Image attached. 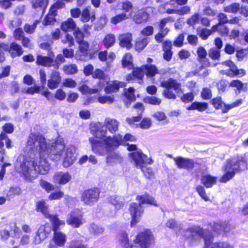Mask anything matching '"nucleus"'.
<instances>
[{
    "label": "nucleus",
    "mask_w": 248,
    "mask_h": 248,
    "mask_svg": "<svg viewBox=\"0 0 248 248\" xmlns=\"http://www.w3.org/2000/svg\"><path fill=\"white\" fill-rule=\"evenodd\" d=\"M27 144V150L31 153L29 157H18L15 169L30 181L36 178L38 174H46L48 172L49 165L47 157L57 161L64 156L63 166L65 168L70 166L76 160L75 148L71 146L64 150V140L62 138L59 137L54 142L47 141L41 135L31 133Z\"/></svg>",
    "instance_id": "nucleus-1"
},
{
    "label": "nucleus",
    "mask_w": 248,
    "mask_h": 248,
    "mask_svg": "<svg viewBox=\"0 0 248 248\" xmlns=\"http://www.w3.org/2000/svg\"><path fill=\"white\" fill-rule=\"evenodd\" d=\"M119 123L109 118L105 120L104 125L98 128L94 132L96 139L90 140L92 150L96 154L104 155L117 147L123 140L120 134L114 135L118 130Z\"/></svg>",
    "instance_id": "nucleus-2"
},
{
    "label": "nucleus",
    "mask_w": 248,
    "mask_h": 248,
    "mask_svg": "<svg viewBox=\"0 0 248 248\" xmlns=\"http://www.w3.org/2000/svg\"><path fill=\"white\" fill-rule=\"evenodd\" d=\"M183 236L191 245H197L204 240L203 248H233L232 246L226 242H213V234L209 231L204 230L198 226H193L187 228L183 232Z\"/></svg>",
    "instance_id": "nucleus-3"
},
{
    "label": "nucleus",
    "mask_w": 248,
    "mask_h": 248,
    "mask_svg": "<svg viewBox=\"0 0 248 248\" xmlns=\"http://www.w3.org/2000/svg\"><path fill=\"white\" fill-rule=\"evenodd\" d=\"M247 166V160L242 156L228 160L224 169L226 172L220 179L219 182L223 183L227 182L234 177L236 172L246 169Z\"/></svg>",
    "instance_id": "nucleus-4"
},
{
    "label": "nucleus",
    "mask_w": 248,
    "mask_h": 248,
    "mask_svg": "<svg viewBox=\"0 0 248 248\" xmlns=\"http://www.w3.org/2000/svg\"><path fill=\"white\" fill-rule=\"evenodd\" d=\"M137 200L139 201V203L135 202L132 203L129 207V212L132 217L131 225L133 226L139 221V218L143 212L142 205L145 203H148L157 206L155 199L148 195L138 196L137 197Z\"/></svg>",
    "instance_id": "nucleus-5"
},
{
    "label": "nucleus",
    "mask_w": 248,
    "mask_h": 248,
    "mask_svg": "<svg viewBox=\"0 0 248 248\" xmlns=\"http://www.w3.org/2000/svg\"><path fill=\"white\" fill-rule=\"evenodd\" d=\"M160 86L165 88L162 91V95L167 99L174 100L176 98V95L171 89H173L177 94H182L183 93L181 83L172 78L162 80L160 83Z\"/></svg>",
    "instance_id": "nucleus-6"
},
{
    "label": "nucleus",
    "mask_w": 248,
    "mask_h": 248,
    "mask_svg": "<svg viewBox=\"0 0 248 248\" xmlns=\"http://www.w3.org/2000/svg\"><path fill=\"white\" fill-rule=\"evenodd\" d=\"M51 221L53 224V229L54 232L53 241L56 246L63 247L66 241V237L64 233L58 232L61 226H64V221L60 220L57 216H51Z\"/></svg>",
    "instance_id": "nucleus-7"
},
{
    "label": "nucleus",
    "mask_w": 248,
    "mask_h": 248,
    "mask_svg": "<svg viewBox=\"0 0 248 248\" xmlns=\"http://www.w3.org/2000/svg\"><path fill=\"white\" fill-rule=\"evenodd\" d=\"M51 230V226L49 224L41 225L33 237L32 244L37 245L42 243L48 237Z\"/></svg>",
    "instance_id": "nucleus-8"
},
{
    "label": "nucleus",
    "mask_w": 248,
    "mask_h": 248,
    "mask_svg": "<svg viewBox=\"0 0 248 248\" xmlns=\"http://www.w3.org/2000/svg\"><path fill=\"white\" fill-rule=\"evenodd\" d=\"M6 228L0 230V237L2 241L7 240L9 238L10 236L9 231L13 232L12 237H19L21 231L19 228L17 226L16 222H10L8 223Z\"/></svg>",
    "instance_id": "nucleus-9"
},
{
    "label": "nucleus",
    "mask_w": 248,
    "mask_h": 248,
    "mask_svg": "<svg viewBox=\"0 0 248 248\" xmlns=\"http://www.w3.org/2000/svg\"><path fill=\"white\" fill-rule=\"evenodd\" d=\"M129 156L134 161L136 167L139 168L144 167L145 164H152L153 160L148 157L141 151H138L129 154Z\"/></svg>",
    "instance_id": "nucleus-10"
},
{
    "label": "nucleus",
    "mask_w": 248,
    "mask_h": 248,
    "mask_svg": "<svg viewBox=\"0 0 248 248\" xmlns=\"http://www.w3.org/2000/svg\"><path fill=\"white\" fill-rule=\"evenodd\" d=\"M100 190L97 188L85 190L82 194L81 199L87 205H93L98 200Z\"/></svg>",
    "instance_id": "nucleus-11"
},
{
    "label": "nucleus",
    "mask_w": 248,
    "mask_h": 248,
    "mask_svg": "<svg viewBox=\"0 0 248 248\" xmlns=\"http://www.w3.org/2000/svg\"><path fill=\"white\" fill-rule=\"evenodd\" d=\"M135 240L147 248H150L154 243L153 235L152 232L148 230L140 232Z\"/></svg>",
    "instance_id": "nucleus-12"
},
{
    "label": "nucleus",
    "mask_w": 248,
    "mask_h": 248,
    "mask_svg": "<svg viewBox=\"0 0 248 248\" xmlns=\"http://www.w3.org/2000/svg\"><path fill=\"white\" fill-rule=\"evenodd\" d=\"M172 21H173V19L170 16L163 18L159 21L158 23L159 31L155 37V39L157 42H161L163 38L166 36L170 31L167 27H166V24L169 22Z\"/></svg>",
    "instance_id": "nucleus-13"
},
{
    "label": "nucleus",
    "mask_w": 248,
    "mask_h": 248,
    "mask_svg": "<svg viewBox=\"0 0 248 248\" xmlns=\"http://www.w3.org/2000/svg\"><path fill=\"white\" fill-rule=\"evenodd\" d=\"M212 105L216 108V109H219L222 108L224 105V108H222V112L226 113L230 109L240 106L242 103V99H240L230 105H226L223 103L221 100V97H217L214 98L211 101Z\"/></svg>",
    "instance_id": "nucleus-14"
},
{
    "label": "nucleus",
    "mask_w": 248,
    "mask_h": 248,
    "mask_svg": "<svg viewBox=\"0 0 248 248\" xmlns=\"http://www.w3.org/2000/svg\"><path fill=\"white\" fill-rule=\"evenodd\" d=\"M78 60L87 61L93 58V53L91 52L87 42H78Z\"/></svg>",
    "instance_id": "nucleus-15"
},
{
    "label": "nucleus",
    "mask_w": 248,
    "mask_h": 248,
    "mask_svg": "<svg viewBox=\"0 0 248 248\" xmlns=\"http://www.w3.org/2000/svg\"><path fill=\"white\" fill-rule=\"evenodd\" d=\"M175 165L179 169L192 170L194 168L195 162L193 160L182 157H174Z\"/></svg>",
    "instance_id": "nucleus-16"
},
{
    "label": "nucleus",
    "mask_w": 248,
    "mask_h": 248,
    "mask_svg": "<svg viewBox=\"0 0 248 248\" xmlns=\"http://www.w3.org/2000/svg\"><path fill=\"white\" fill-rule=\"evenodd\" d=\"M8 50L12 58H15L22 55L23 49L22 46L16 42L10 43L9 46L6 45V49Z\"/></svg>",
    "instance_id": "nucleus-17"
},
{
    "label": "nucleus",
    "mask_w": 248,
    "mask_h": 248,
    "mask_svg": "<svg viewBox=\"0 0 248 248\" xmlns=\"http://www.w3.org/2000/svg\"><path fill=\"white\" fill-rule=\"evenodd\" d=\"M71 179V176L67 172H58L53 176V182L60 185H65Z\"/></svg>",
    "instance_id": "nucleus-18"
},
{
    "label": "nucleus",
    "mask_w": 248,
    "mask_h": 248,
    "mask_svg": "<svg viewBox=\"0 0 248 248\" xmlns=\"http://www.w3.org/2000/svg\"><path fill=\"white\" fill-rule=\"evenodd\" d=\"M61 81L59 72L54 71L52 72L50 78L47 81V86L50 89L57 88Z\"/></svg>",
    "instance_id": "nucleus-19"
},
{
    "label": "nucleus",
    "mask_w": 248,
    "mask_h": 248,
    "mask_svg": "<svg viewBox=\"0 0 248 248\" xmlns=\"http://www.w3.org/2000/svg\"><path fill=\"white\" fill-rule=\"evenodd\" d=\"M151 11H152V8L148 7L145 9V11L139 12L134 16L133 20L138 24L146 22L150 17L149 12Z\"/></svg>",
    "instance_id": "nucleus-20"
},
{
    "label": "nucleus",
    "mask_w": 248,
    "mask_h": 248,
    "mask_svg": "<svg viewBox=\"0 0 248 248\" xmlns=\"http://www.w3.org/2000/svg\"><path fill=\"white\" fill-rule=\"evenodd\" d=\"M47 5V0H32V7L42 16Z\"/></svg>",
    "instance_id": "nucleus-21"
},
{
    "label": "nucleus",
    "mask_w": 248,
    "mask_h": 248,
    "mask_svg": "<svg viewBox=\"0 0 248 248\" xmlns=\"http://www.w3.org/2000/svg\"><path fill=\"white\" fill-rule=\"evenodd\" d=\"M125 86V83L117 80L113 81L109 83L105 88L106 93H110L117 92L119 88Z\"/></svg>",
    "instance_id": "nucleus-22"
},
{
    "label": "nucleus",
    "mask_w": 248,
    "mask_h": 248,
    "mask_svg": "<svg viewBox=\"0 0 248 248\" xmlns=\"http://www.w3.org/2000/svg\"><path fill=\"white\" fill-rule=\"evenodd\" d=\"M95 19V12L93 10L91 9L90 7L87 8L82 11L80 18L82 22H86L90 20L93 22Z\"/></svg>",
    "instance_id": "nucleus-23"
},
{
    "label": "nucleus",
    "mask_w": 248,
    "mask_h": 248,
    "mask_svg": "<svg viewBox=\"0 0 248 248\" xmlns=\"http://www.w3.org/2000/svg\"><path fill=\"white\" fill-rule=\"evenodd\" d=\"M122 157L115 152L108 153L106 157V162L108 165L120 163L122 161Z\"/></svg>",
    "instance_id": "nucleus-24"
},
{
    "label": "nucleus",
    "mask_w": 248,
    "mask_h": 248,
    "mask_svg": "<svg viewBox=\"0 0 248 248\" xmlns=\"http://www.w3.org/2000/svg\"><path fill=\"white\" fill-rule=\"evenodd\" d=\"M120 44L122 47L129 49L132 47V34L130 33L123 34L119 36Z\"/></svg>",
    "instance_id": "nucleus-25"
},
{
    "label": "nucleus",
    "mask_w": 248,
    "mask_h": 248,
    "mask_svg": "<svg viewBox=\"0 0 248 248\" xmlns=\"http://www.w3.org/2000/svg\"><path fill=\"white\" fill-rule=\"evenodd\" d=\"M217 177L206 174L202 176V183L207 188H210L217 183Z\"/></svg>",
    "instance_id": "nucleus-26"
},
{
    "label": "nucleus",
    "mask_w": 248,
    "mask_h": 248,
    "mask_svg": "<svg viewBox=\"0 0 248 248\" xmlns=\"http://www.w3.org/2000/svg\"><path fill=\"white\" fill-rule=\"evenodd\" d=\"M37 63L38 65H41L44 66H53V59L46 57L38 55L37 58Z\"/></svg>",
    "instance_id": "nucleus-27"
},
{
    "label": "nucleus",
    "mask_w": 248,
    "mask_h": 248,
    "mask_svg": "<svg viewBox=\"0 0 248 248\" xmlns=\"http://www.w3.org/2000/svg\"><path fill=\"white\" fill-rule=\"evenodd\" d=\"M76 27V23L74 20L71 18H69L62 23L61 28L63 31H68L74 30Z\"/></svg>",
    "instance_id": "nucleus-28"
},
{
    "label": "nucleus",
    "mask_w": 248,
    "mask_h": 248,
    "mask_svg": "<svg viewBox=\"0 0 248 248\" xmlns=\"http://www.w3.org/2000/svg\"><path fill=\"white\" fill-rule=\"evenodd\" d=\"M102 88L101 86L97 88H91L86 84H83L79 88L78 90L83 94H94L101 91Z\"/></svg>",
    "instance_id": "nucleus-29"
},
{
    "label": "nucleus",
    "mask_w": 248,
    "mask_h": 248,
    "mask_svg": "<svg viewBox=\"0 0 248 248\" xmlns=\"http://www.w3.org/2000/svg\"><path fill=\"white\" fill-rule=\"evenodd\" d=\"M108 201L117 210L122 209L124 206V200L119 197L111 196L109 197Z\"/></svg>",
    "instance_id": "nucleus-30"
},
{
    "label": "nucleus",
    "mask_w": 248,
    "mask_h": 248,
    "mask_svg": "<svg viewBox=\"0 0 248 248\" xmlns=\"http://www.w3.org/2000/svg\"><path fill=\"white\" fill-rule=\"evenodd\" d=\"M36 209L38 211L42 212L47 218L51 220V216H55L49 214L47 210V207L44 201H39L37 203Z\"/></svg>",
    "instance_id": "nucleus-31"
},
{
    "label": "nucleus",
    "mask_w": 248,
    "mask_h": 248,
    "mask_svg": "<svg viewBox=\"0 0 248 248\" xmlns=\"http://www.w3.org/2000/svg\"><path fill=\"white\" fill-rule=\"evenodd\" d=\"M145 74L149 77H152L158 73V70L155 65L146 64L142 65Z\"/></svg>",
    "instance_id": "nucleus-32"
},
{
    "label": "nucleus",
    "mask_w": 248,
    "mask_h": 248,
    "mask_svg": "<svg viewBox=\"0 0 248 248\" xmlns=\"http://www.w3.org/2000/svg\"><path fill=\"white\" fill-rule=\"evenodd\" d=\"M131 17V13H121L112 17L110 21L113 24L116 25L124 20H126Z\"/></svg>",
    "instance_id": "nucleus-33"
},
{
    "label": "nucleus",
    "mask_w": 248,
    "mask_h": 248,
    "mask_svg": "<svg viewBox=\"0 0 248 248\" xmlns=\"http://www.w3.org/2000/svg\"><path fill=\"white\" fill-rule=\"evenodd\" d=\"M115 42V37L114 34L111 33L106 35L103 40V44L107 48L112 46Z\"/></svg>",
    "instance_id": "nucleus-34"
},
{
    "label": "nucleus",
    "mask_w": 248,
    "mask_h": 248,
    "mask_svg": "<svg viewBox=\"0 0 248 248\" xmlns=\"http://www.w3.org/2000/svg\"><path fill=\"white\" fill-rule=\"evenodd\" d=\"M208 108V104L207 103H201L199 102H194L191 105L187 108L188 110L197 109L200 111L205 110Z\"/></svg>",
    "instance_id": "nucleus-35"
},
{
    "label": "nucleus",
    "mask_w": 248,
    "mask_h": 248,
    "mask_svg": "<svg viewBox=\"0 0 248 248\" xmlns=\"http://www.w3.org/2000/svg\"><path fill=\"white\" fill-rule=\"evenodd\" d=\"M89 231L91 234L95 236H98L103 233L104 229L96 224H93L89 228Z\"/></svg>",
    "instance_id": "nucleus-36"
},
{
    "label": "nucleus",
    "mask_w": 248,
    "mask_h": 248,
    "mask_svg": "<svg viewBox=\"0 0 248 248\" xmlns=\"http://www.w3.org/2000/svg\"><path fill=\"white\" fill-rule=\"evenodd\" d=\"M132 56L129 53H126L123 57L122 60V65L124 67H127L130 69L133 66L132 63Z\"/></svg>",
    "instance_id": "nucleus-37"
},
{
    "label": "nucleus",
    "mask_w": 248,
    "mask_h": 248,
    "mask_svg": "<svg viewBox=\"0 0 248 248\" xmlns=\"http://www.w3.org/2000/svg\"><path fill=\"white\" fill-rule=\"evenodd\" d=\"M144 174V176L148 179H152L155 178V173L151 167H143L140 168Z\"/></svg>",
    "instance_id": "nucleus-38"
},
{
    "label": "nucleus",
    "mask_w": 248,
    "mask_h": 248,
    "mask_svg": "<svg viewBox=\"0 0 248 248\" xmlns=\"http://www.w3.org/2000/svg\"><path fill=\"white\" fill-rule=\"evenodd\" d=\"M197 34L199 35L203 40H206L212 33V31L207 29H202L198 28L197 29Z\"/></svg>",
    "instance_id": "nucleus-39"
},
{
    "label": "nucleus",
    "mask_w": 248,
    "mask_h": 248,
    "mask_svg": "<svg viewBox=\"0 0 248 248\" xmlns=\"http://www.w3.org/2000/svg\"><path fill=\"white\" fill-rule=\"evenodd\" d=\"M208 55L213 60H219L220 57V50L212 47L209 50Z\"/></svg>",
    "instance_id": "nucleus-40"
},
{
    "label": "nucleus",
    "mask_w": 248,
    "mask_h": 248,
    "mask_svg": "<svg viewBox=\"0 0 248 248\" xmlns=\"http://www.w3.org/2000/svg\"><path fill=\"white\" fill-rule=\"evenodd\" d=\"M240 9V4L238 3H233L224 8V11L230 13H236Z\"/></svg>",
    "instance_id": "nucleus-41"
},
{
    "label": "nucleus",
    "mask_w": 248,
    "mask_h": 248,
    "mask_svg": "<svg viewBox=\"0 0 248 248\" xmlns=\"http://www.w3.org/2000/svg\"><path fill=\"white\" fill-rule=\"evenodd\" d=\"M143 101L146 103L153 105H159L161 102V99L155 96H146Z\"/></svg>",
    "instance_id": "nucleus-42"
},
{
    "label": "nucleus",
    "mask_w": 248,
    "mask_h": 248,
    "mask_svg": "<svg viewBox=\"0 0 248 248\" xmlns=\"http://www.w3.org/2000/svg\"><path fill=\"white\" fill-rule=\"evenodd\" d=\"M120 241L121 246L124 248H130L132 246L129 243L127 234L125 233L121 234Z\"/></svg>",
    "instance_id": "nucleus-43"
},
{
    "label": "nucleus",
    "mask_w": 248,
    "mask_h": 248,
    "mask_svg": "<svg viewBox=\"0 0 248 248\" xmlns=\"http://www.w3.org/2000/svg\"><path fill=\"white\" fill-rule=\"evenodd\" d=\"M40 185L41 186L43 189H45L46 191L48 193L55 189V187L52 184L43 180H41L40 181Z\"/></svg>",
    "instance_id": "nucleus-44"
},
{
    "label": "nucleus",
    "mask_w": 248,
    "mask_h": 248,
    "mask_svg": "<svg viewBox=\"0 0 248 248\" xmlns=\"http://www.w3.org/2000/svg\"><path fill=\"white\" fill-rule=\"evenodd\" d=\"M134 91L135 89L132 87L124 89V95L130 101H134L136 99V97L134 93Z\"/></svg>",
    "instance_id": "nucleus-45"
},
{
    "label": "nucleus",
    "mask_w": 248,
    "mask_h": 248,
    "mask_svg": "<svg viewBox=\"0 0 248 248\" xmlns=\"http://www.w3.org/2000/svg\"><path fill=\"white\" fill-rule=\"evenodd\" d=\"M21 24L22 20L20 18H16L9 21L8 26L10 29L13 30L15 28H19Z\"/></svg>",
    "instance_id": "nucleus-46"
},
{
    "label": "nucleus",
    "mask_w": 248,
    "mask_h": 248,
    "mask_svg": "<svg viewBox=\"0 0 248 248\" xmlns=\"http://www.w3.org/2000/svg\"><path fill=\"white\" fill-rule=\"evenodd\" d=\"M67 223L73 226L74 227H78V217L76 213H73L70 215L67 218Z\"/></svg>",
    "instance_id": "nucleus-47"
},
{
    "label": "nucleus",
    "mask_w": 248,
    "mask_h": 248,
    "mask_svg": "<svg viewBox=\"0 0 248 248\" xmlns=\"http://www.w3.org/2000/svg\"><path fill=\"white\" fill-rule=\"evenodd\" d=\"M107 19L105 16H102L95 23V28L97 31L101 30L106 24Z\"/></svg>",
    "instance_id": "nucleus-48"
},
{
    "label": "nucleus",
    "mask_w": 248,
    "mask_h": 248,
    "mask_svg": "<svg viewBox=\"0 0 248 248\" xmlns=\"http://www.w3.org/2000/svg\"><path fill=\"white\" fill-rule=\"evenodd\" d=\"M148 43V39L145 38L136 42L135 47L137 50L140 51L144 49Z\"/></svg>",
    "instance_id": "nucleus-49"
},
{
    "label": "nucleus",
    "mask_w": 248,
    "mask_h": 248,
    "mask_svg": "<svg viewBox=\"0 0 248 248\" xmlns=\"http://www.w3.org/2000/svg\"><path fill=\"white\" fill-rule=\"evenodd\" d=\"M13 36L16 40H21L25 37L22 29L20 28L16 29L13 32Z\"/></svg>",
    "instance_id": "nucleus-50"
},
{
    "label": "nucleus",
    "mask_w": 248,
    "mask_h": 248,
    "mask_svg": "<svg viewBox=\"0 0 248 248\" xmlns=\"http://www.w3.org/2000/svg\"><path fill=\"white\" fill-rule=\"evenodd\" d=\"M98 101L101 104H111L114 101L113 96H101L97 98Z\"/></svg>",
    "instance_id": "nucleus-51"
},
{
    "label": "nucleus",
    "mask_w": 248,
    "mask_h": 248,
    "mask_svg": "<svg viewBox=\"0 0 248 248\" xmlns=\"http://www.w3.org/2000/svg\"><path fill=\"white\" fill-rule=\"evenodd\" d=\"M38 23L39 21L36 20L31 25L26 24L24 28L25 31L29 34L32 33L34 31L35 28H36L37 24Z\"/></svg>",
    "instance_id": "nucleus-52"
},
{
    "label": "nucleus",
    "mask_w": 248,
    "mask_h": 248,
    "mask_svg": "<svg viewBox=\"0 0 248 248\" xmlns=\"http://www.w3.org/2000/svg\"><path fill=\"white\" fill-rule=\"evenodd\" d=\"M144 73V70L142 68V66L140 68H134L133 70V75L134 77L140 80L143 77Z\"/></svg>",
    "instance_id": "nucleus-53"
},
{
    "label": "nucleus",
    "mask_w": 248,
    "mask_h": 248,
    "mask_svg": "<svg viewBox=\"0 0 248 248\" xmlns=\"http://www.w3.org/2000/svg\"><path fill=\"white\" fill-rule=\"evenodd\" d=\"M196 191L198 193L201 198L205 201L209 200V197L206 194L204 187L201 186H199L196 188Z\"/></svg>",
    "instance_id": "nucleus-54"
},
{
    "label": "nucleus",
    "mask_w": 248,
    "mask_h": 248,
    "mask_svg": "<svg viewBox=\"0 0 248 248\" xmlns=\"http://www.w3.org/2000/svg\"><path fill=\"white\" fill-rule=\"evenodd\" d=\"M200 21V15L195 13L192 15L187 21V23L190 26H194L198 23Z\"/></svg>",
    "instance_id": "nucleus-55"
},
{
    "label": "nucleus",
    "mask_w": 248,
    "mask_h": 248,
    "mask_svg": "<svg viewBox=\"0 0 248 248\" xmlns=\"http://www.w3.org/2000/svg\"><path fill=\"white\" fill-rule=\"evenodd\" d=\"M132 4L128 1H126L122 3V9L124 11V13L129 14L132 13Z\"/></svg>",
    "instance_id": "nucleus-56"
},
{
    "label": "nucleus",
    "mask_w": 248,
    "mask_h": 248,
    "mask_svg": "<svg viewBox=\"0 0 248 248\" xmlns=\"http://www.w3.org/2000/svg\"><path fill=\"white\" fill-rule=\"evenodd\" d=\"M63 69L66 74H72L77 71V66L76 64L64 65Z\"/></svg>",
    "instance_id": "nucleus-57"
},
{
    "label": "nucleus",
    "mask_w": 248,
    "mask_h": 248,
    "mask_svg": "<svg viewBox=\"0 0 248 248\" xmlns=\"http://www.w3.org/2000/svg\"><path fill=\"white\" fill-rule=\"evenodd\" d=\"M229 87H235L240 92L243 89V83L239 80H233L229 83Z\"/></svg>",
    "instance_id": "nucleus-58"
},
{
    "label": "nucleus",
    "mask_w": 248,
    "mask_h": 248,
    "mask_svg": "<svg viewBox=\"0 0 248 248\" xmlns=\"http://www.w3.org/2000/svg\"><path fill=\"white\" fill-rule=\"evenodd\" d=\"M201 96L204 99H211L212 96L211 90L208 88H204L201 92Z\"/></svg>",
    "instance_id": "nucleus-59"
},
{
    "label": "nucleus",
    "mask_w": 248,
    "mask_h": 248,
    "mask_svg": "<svg viewBox=\"0 0 248 248\" xmlns=\"http://www.w3.org/2000/svg\"><path fill=\"white\" fill-rule=\"evenodd\" d=\"M229 83L226 80L222 79L217 83V87L219 91L224 92L227 88Z\"/></svg>",
    "instance_id": "nucleus-60"
},
{
    "label": "nucleus",
    "mask_w": 248,
    "mask_h": 248,
    "mask_svg": "<svg viewBox=\"0 0 248 248\" xmlns=\"http://www.w3.org/2000/svg\"><path fill=\"white\" fill-rule=\"evenodd\" d=\"M64 61H65V59H64L63 56L61 54L58 55L57 56L55 60L54 61L53 67L55 68L58 69L61 63H62V62H64Z\"/></svg>",
    "instance_id": "nucleus-61"
},
{
    "label": "nucleus",
    "mask_w": 248,
    "mask_h": 248,
    "mask_svg": "<svg viewBox=\"0 0 248 248\" xmlns=\"http://www.w3.org/2000/svg\"><path fill=\"white\" fill-rule=\"evenodd\" d=\"M64 196V193L62 191H57L52 193L48 197L50 200H59Z\"/></svg>",
    "instance_id": "nucleus-62"
},
{
    "label": "nucleus",
    "mask_w": 248,
    "mask_h": 248,
    "mask_svg": "<svg viewBox=\"0 0 248 248\" xmlns=\"http://www.w3.org/2000/svg\"><path fill=\"white\" fill-rule=\"evenodd\" d=\"M55 16H51V15H47L44 20V24L45 25H53L56 22Z\"/></svg>",
    "instance_id": "nucleus-63"
},
{
    "label": "nucleus",
    "mask_w": 248,
    "mask_h": 248,
    "mask_svg": "<svg viewBox=\"0 0 248 248\" xmlns=\"http://www.w3.org/2000/svg\"><path fill=\"white\" fill-rule=\"evenodd\" d=\"M154 28L151 26H149L142 29L140 33L143 36L151 35L153 33Z\"/></svg>",
    "instance_id": "nucleus-64"
}]
</instances>
